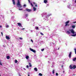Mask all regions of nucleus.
I'll return each instance as SVG.
<instances>
[{"mask_svg": "<svg viewBox=\"0 0 76 76\" xmlns=\"http://www.w3.org/2000/svg\"><path fill=\"white\" fill-rule=\"evenodd\" d=\"M17 24L20 27H22V24H21V23H17Z\"/></svg>", "mask_w": 76, "mask_h": 76, "instance_id": "6", "label": "nucleus"}, {"mask_svg": "<svg viewBox=\"0 0 76 76\" xmlns=\"http://www.w3.org/2000/svg\"><path fill=\"white\" fill-rule=\"evenodd\" d=\"M0 28H2V26H0Z\"/></svg>", "mask_w": 76, "mask_h": 76, "instance_id": "47", "label": "nucleus"}, {"mask_svg": "<svg viewBox=\"0 0 76 76\" xmlns=\"http://www.w3.org/2000/svg\"><path fill=\"white\" fill-rule=\"evenodd\" d=\"M39 76H42V74H41V73H39Z\"/></svg>", "mask_w": 76, "mask_h": 76, "instance_id": "20", "label": "nucleus"}, {"mask_svg": "<svg viewBox=\"0 0 76 76\" xmlns=\"http://www.w3.org/2000/svg\"><path fill=\"white\" fill-rule=\"evenodd\" d=\"M62 67H63V66L62 65Z\"/></svg>", "mask_w": 76, "mask_h": 76, "instance_id": "50", "label": "nucleus"}, {"mask_svg": "<svg viewBox=\"0 0 76 76\" xmlns=\"http://www.w3.org/2000/svg\"><path fill=\"white\" fill-rule=\"evenodd\" d=\"M0 76H1V75H0Z\"/></svg>", "mask_w": 76, "mask_h": 76, "instance_id": "53", "label": "nucleus"}, {"mask_svg": "<svg viewBox=\"0 0 76 76\" xmlns=\"http://www.w3.org/2000/svg\"><path fill=\"white\" fill-rule=\"evenodd\" d=\"M36 9H36V8H35V7H33V10H34V11H36Z\"/></svg>", "mask_w": 76, "mask_h": 76, "instance_id": "14", "label": "nucleus"}, {"mask_svg": "<svg viewBox=\"0 0 76 76\" xmlns=\"http://www.w3.org/2000/svg\"><path fill=\"white\" fill-rule=\"evenodd\" d=\"M40 34H41L42 35H44V34H43L42 33V32H41L40 33Z\"/></svg>", "mask_w": 76, "mask_h": 76, "instance_id": "27", "label": "nucleus"}, {"mask_svg": "<svg viewBox=\"0 0 76 76\" xmlns=\"http://www.w3.org/2000/svg\"><path fill=\"white\" fill-rule=\"evenodd\" d=\"M19 10H22V9H19Z\"/></svg>", "mask_w": 76, "mask_h": 76, "instance_id": "37", "label": "nucleus"}, {"mask_svg": "<svg viewBox=\"0 0 76 76\" xmlns=\"http://www.w3.org/2000/svg\"><path fill=\"white\" fill-rule=\"evenodd\" d=\"M19 76H21V75H19Z\"/></svg>", "mask_w": 76, "mask_h": 76, "instance_id": "51", "label": "nucleus"}, {"mask_svg": "<svg viewBox=\"0 0 76 76\" xmlns=\"http://www.w3.org/2000/svg\"><path fill=\"white\" fill-rule=\"evenodd\" d=\"M48 2V0H44V3H47Z\"/></svg>", "mask_w": 76, "mask_h": 76, "instance_id": "10", "label": "nucleus"}, {"mask_svg": "<svg viewBox=\"0 0 76 76\" xmlns=\"http://www.w3.org/2000/svg\"><path fill=\"white\" fill-rule=\"evenodd\" d=\"M24 29H25V28H23L21 29V30H23Z\"/></svg>", "mask_w": 76, "mask_h": 76, "instance_id": "42", "label": "nucleus"}, {"mask_svg": "<svg viewBox=\"0 0 76 76\" xmlns=\"http://www.w3.org/2000/svg\"><path fill=\"white\" fill-rule=\"evenodd\" d=\"M35 7H37V5L36 4L35 5Z\"/></svg>", "mask_w": 76, "mask_h": 76, "instance_id": "44", "label": "nucleus"}, {"mask_svg": "<svg viewBox=\"0 0 76 76\" xmlns=\"http://www.w3.org/2000/svg\"><path fill=\"white\" fill-rule=\"evenodd\" d=\"M26 59H28V58H29V56H26Z\"/></svg>", "mask_w": 76, "mask_h": 76, "instance_id": "18", "label": "nucleus"}, {"mask_svg": "<svg viewBox=\"0 0 76 76\" xmlns=\"http://www.w3.org/2000/svg\"><path fill=\"white\" fill-rule=\"evenodd\" d=\"M28 2H29V3H30V1L29 0L28 1Z\"/></svg>", "mask_w": 76, "mask_h": 76, "instance_id": "48", "label": "nucleus"}, {"mask_svg": "<svg viewBox=\"0 0 76 76\" xmlns=\"http://www.w3.org/2000/svg\"><path fill=\"white\" fill-rule=\"evenodd\" d=\"M73 23H76V21L73 22Z\"/></svg>", "mask_w": 76, "mask_h": 76, "instance_id": "39", "label": "nucleus"}, {"mask_svg": "<svg viewBox=\"0 0 76 76\" xmlns=\"http://www.w3.org/2000/svg\"><path fill=\"white\" fill-rule=\"evenodd\" d=\"M58 50H59V48L58 49Z\"/></svg>", "mask_w": 76, "mask_h": 76, "instance_id": "52", "label": "nucleus"}, {"mask_svg": "<svg viewBox=\"0 0 76 76\" xmlns=\"http://www.w3.org/2000/svg\"><path fill=\"white\" fill-rule=\"evenodd\" d=\"M72 52H70L69 54V58H71V57H72Z\"/></svg>", "mask_w": 76, "mask_h": 76, "instance_id": "5", "label": "nucleus"}, {"mask_svg": "<svg viewBox=\"0 0 76 76\" xmlns=\"http://www.w3.org/2000/svg\"><path fill=\"white\" fill-rule=\"evenodd\" d=\"M26 67L27 68H29V66L28 65H27L26 66Z\"/></svg>", "mask_w": 76, "mask_h": 76, "instance_id": "33", "label": "nucleus"}, {"mask_svg": "<svg viewBox=\"0 0 76 76\" xmlns=\"http://www.w3.org/2000/svg\"><path fill=\"white\" fill-rule=\"evenodd\" d=\"M54 69L53 70L52 72H53V74H54Z\"/></svg>", "mask_w": 76, "mask_h": 76, "instance_id": "22", "label": "nucleus"}, {"mask_svg": "<svg viewBox=\"0 0 76 76\" xmlns=\"http://www.w3.org/2000/svg\"><path fill=\"white\" fill-rule=\"evenodd\" d=\"M44 50V49H41V51H43Z\"/></svg>", "mask_w": 76, "mask_h": 76, "instance_id": "30", "label": "nucleus"}, {"mask_svg": "<svg viewBox=\"0 0 76 76\" xmlns=\"http://www.w3.org/2000/svg\"><path fill=\"white\" fill-rule=\"evenodd\" d=\"M31 4L32 7H33V6H34V5H33V4H32V3H31Z\"/></svg>", "mask_w": 76, "mask_h": 76, "instance_id": "31", "label": "nucleus"}, {"mask_svg": "<svg viewBox=\"0 0 76 76\" xmlns=\"http://www.w3.org/2000/svg\"><path fill=\"white\" fill-rule=\"evenodd\" d=\"M0 65H1V66H2L3 65L1 61H0Z\"/></svg>", "mask_w": 76, "mask_h": 76, "instance_id": "26", "label": "nucleus"}, {"mask_svg": "<svg viewBox=\"0 0 76 76\" xmlns=\"http://www.w3.org/2000/svg\"><path fill=\"white\" fill-rule=\"evenodd\" d=\"M7 58L9 60L10 58V56H7Z\"/></svg>", "mask_w": 76, "mask_h": 76, "instance_id": "15", "label": "nucleus"}, {"mask_svg": "<svg viewBox=\"0 0 76 76\" xmlns=\"http://www.w3.org/2000/svg\"><path fill=\"white\" fill-rule=\"evenodd\" d=\"M75 2L76 3V0H75Z\"/></svg>", "mask_w": 76, "mask_h": 76, "instance_id": "46", "label": "nucleus"}, {"mask_svg": "<svg viewBox=\"0 0 76 76\" xmlns=\"http://www.w3.org/2000/svg\"><path fill=\"white\" fill-rule=\"evenodd\" d=\"M31 42H33V40H32V39L31 40Z\"/></svg>", "mask_w": 76, "mask_h": 76, "instance_id": "43", "label": "nucleus"}, {"mask_svg": "<svg viewBox=\"0 0 76 76\" xmlns=\"http://www.w3.org/2000/svg\"><path fill=\"white\" fill-rule=\"evenodd\" d=\"M15 63H18V61H17V60H16L15 61Z\"/></svg>", "mask_w": 76, "mask_h": 76, "instance_id": "23", "label": "nucleus"}, {"mask_svg": "<svg viewBox=\"0 0 76 76\" xmlns=\"http://www.w3.org/2000/svg\"><path fill=\"white\" fill-rule=\"evenodd\" d=\"M56 76H58V73H56Z\"/></svg>", "mask_w": 76, "mask_h": 76, "instance_id": "35", "label": "nucleus"}, {"mask_svg": "<svg viewBox=\"0 0 76 76\" xmlns=\"http://www.w3.org/2000/svg\"><path fill=\"white\" fill-rule=\"evenodd\" d=\"M36 29H38V27H37L36 28Z\"/></svg>", "mask_w": 76, "mask_h": 76, "instance_id": "34", "label": "nucleus"}, {"mask_svg": "<svg viewBox=\"0 0 76 76\" xmlns=\"http://www.w3.org/2000/svg\"><path fill=\"white\" fill-rule=\"evenodd\" d=\"M12 2L13 4H14V5H15V0H12Z\"/></svg>", "mask_w": 76, "mask_h": 76, "instance_id": "11", "label": "nucleus"}, {"mask_svg": "<svg viewBox=\"0 0 76 76\" xmlns=\"http://www.w3.org/2000/svg\"><path fill=\"white\" fill-rule=\"evenodd\" d=\"M29 67H32V65H31V64L29 62Z\"/></svg>", "mask_w": 76, "mask_h": 76, "instance_id": "12", "label": "nucleus"}, {"mask_svg": "<svg viewBox=\"0 0 76 76\" xmlns=\"http://www.w3.org/2000/svg\"><path fill=\"white\" fill-rule=\"evenodd\" d=\"M69 23V21H68L65 22L66 24Z\"/></svg>", "mask_w": 76, "mask_h": 76, "instance_id": "19", "label": "nucleus"}, {"mask_svg": "<svg viewBox=\"0 0 76 76\" xmlns=\"http://www.w3.org/2000/svg\"><path fill=\"white\" fill-rule=\"evenodd\" d=\"M69 31H71V32L73 34H74L75 33V31H74L73 29H69Z\"/></svg>", "mask_w": 76, "mask_h": 76, "instance_id": "3", "label": "nucleus"}, {"mask_svg": "<svg viewBox=\"0 0 76 76\" xmlns=\"http://www.w3.org/2000/svg\"><path fill=\"white\" fill-rule=\"evenodd\" d=\"M70 25L69 24H66L65 26H69Z\"/></svg>", "mask_w": 76, "mask_h": 76, "instance_id": "21", "label": "nucleus"}, {"mask_svg": "<svg viewBox=\"0 0 76 76\" xmlns=\"http://www.w3.org/2000/svg\"><path fill=\"white\" fill-rule=\"evenodd\" d=\"M23 6H24V7H26V5H25V4L24 5H23Z\"/></svg>", "mask_w": 76, "mask_h": 76, "instance_id": "41", "label": "nucleus"}, {"mask_svg": "<svg viewBox=\"0 0 76 76\" xmlns=\"http://www.w3.org/2000/svg\"><path fill=\"white\" fill-rule=\"evenodd\" d=\"M74 50H75V54H76V48L74 49Z\"/></svg>", "mask_w": 76, "mask_h": 76, "instance_id": "24", "label": "nucleus"}, {"mask_svg": "<svg viewBox=\"0 0 76 76\" xmlns=\"http://www.w3.org/2000/svg\"><path fill=\"white\" fill-rule=\"evenodd\" d=\"M67 33L68 34H71L70 31H67Z\"/></svg>", "mask_w": 76, "mask_h": 76, "instance_id": "16", "label": "nucleus"}, {"mask_svg": "<svg viewBox=\"0 0 76 76\" xmlns=\"http://www.w3.org/2000/svg\"><path fill=\"white\" fill-rule=\"evenodd\" d=\"M33 4H36V3H35V2H33Z\"/></svg>", "mask_w": 76, "mask_h": 76, "instance_id": "36", "label": "nucleus"}, {"mask_svg": "<svg viewBox=\"0 0 76 76\" xmlns=\"http://www.w3.org/2000/svg\"><path fill=\"white\" fill-rule=\"evenodd\" d=\"M51 14H48V17H49V16H51Z\"/></svg>", "mask_w": 76, "mask_h": 76, "instance_id": "28", "label": "nucleus"}, {"mask_svg": "<svg viewBox=\"0 0 76 76\" xmlns=\"http://www.w3.org/2000/svg\"><path fill=\"white\" fill-rule=\"evenodd\" d=\"M6 28H9V25L6 26Z\"/></svg>", "mask_w": 76, "mask_h": 76, "instance_id": "32", "label": "nucleus"}, {"mask_svg": "<svg viewBox=\"0 0 76 76\" xmlns=\"http://www.w3.org/2000/svg\"><path fill=\"white\" fill-rule=\"evenodd\" d=\"M19 39H21V40H22V39H23V38H22V37H20Z\"/></svg>", "mask_w": 76, "mask_h": 76, "instance_id": "25", "label": "nucleus"}, {"mask_svg": "<svg viewBox=\"0 0 76 76\" xmlns=\"http://www.w3.org/2000/svg\"><path fill=\"white\" fill-rule=\"evenodd\" d=\"M30 51H32V52H33V53H36V51L35 50L31 48H30Z\"/></svg>", "mask_w": 76, "mask_h": 76, "instance_id": "4", "label": "nucleus"}, {"mask_svg": "<svg viewBox=\"0 0 76 76\" xmlns=\"http://www.w3.org/2000/svg\"><path fill=\"white\" fill-rule=\"evenodd\" d=\"M76 66L75 65H74L73 66H72V65H70L69 66V68L70 69H76Z\"/></svg>", "mask_w": 76, "mask_h": 76, "instance_id": "2", "label": "nucleus"}, {"mask_svg": "<svg viewBox=\"0 0 76 76\" xmlns=\"http://www.w3.org/2000/svg\"><path fill=\"white\" fill-rule=\"evenodd\" d=\"M17 6L18 8H21L22 7V6L21 5V4H20V1L19 0H18V2L17 4Z\"/></svg>", "mask_w": 76, "mask_h": 76, "instance_id": "1", "label": "nucleus"}, {"mask_svg": "<svg viewBox=\"0 0 76 76\" xmlns=\"http://www.w3.org/2000/svg\"><path fill=\"white\" fill-rule=\"evenodd\" d=\"M26 10L27 11V12H30L31 11V10L28 9V8H27L26 9Z\"/></svg>", "mask_w": 76, "mask_h": 76, "instance_id": "7", "label": "nucleus"}, {"mask_svg": "<svg viewBox=\"0 0 76 76\" xmlns=\"http://www.w3.org/2000/svg\"><path fill=\"white\" fill-rule=\"evenodd\" d=\"M26 17H28V15L27 14H26Z\"/></svg>", "mask_w": 76, "mask_h": 76, "instance_id": "38", "label": "nucleus"}, {"mask_svg": "<svg viewBox=\"0 0 76 76\" xmlns=\"http://www.w3.org/2000/svg\"><path fill=\"white\" fill-rule=\"evenodd\" d=\"M6 38L7 39H8V40L10 39V37H9L7 36H6Z\"/></svg>", "mask_w": 76, "mask_h": 76, "instance_id": "8", "label": "nucleus"}, {"mask_svg": "<svg viewBox=\"0 0 76 76\" xmlns=\"http://www.w3.org/2000/svg\"><path fill=\"white\" fill-rule=\"evenodd\" d=\"M30 76V75L29 74V73H28V76Z\"/></svg>", "mask_w": 76, "mask_h": 76, "instance_id": "40", "label": "nucleus"}, {"mask_svg": "<svg viewBox=\"0 0 76 76\" xmlns=\"http://www.w3.org/2000/svg\"><path fill=\"white\" fill-rule=\"evenodd\" d=\"M76 57L75 58L73 59V61H76Z\"/></svg>", "mask_w": 76, "mask_h": 76, "instance_id": "17", "label": "nucleus"}, {"mask_svg": "<svg viewBox=\"0 0 76 76\" xmlns=\"http://www.w3.org/2000/svg\"><path fill=\"white\" fill-rule=\"evenodd\" d=\"M1 34L2 36H3V33L2 32H1Z\"/></svg>", "mask_w": 76, "mask_h": 76, "instance_id": "45", "label": "nucleus"}, {"mask_svg": "<svg viewBox=\"0 0 76 76\" xmlns=\"http://www.w3.org/2000/svg\"><path fill=\"white\" fill-rule=\"evenodd\" d=\"M75 27H76V26L75 25H73L72 26V28H73V29H75Z\"/></svg>", "mask_w": 76, "mask_h": 76, "instance_id": "9", "label": "nucleus"}, {"mask_svg": "<svg viewBox=\"0 0 76 76\" xmlns=\"http://www.w3.org/2000/svg\"><path fill=\"white\" fill-rule=\"evenodd\" d=\"M28 0V1H29V0Z\"/></svg>", "mask_w": 76, "mask_h": 76, "instance_id": "54", "label": "nucleus"}, {"mask_svg": "<svg viewBox=\"0 0 76 76\" xmlns=\"http://www.w3.org/2000/svg\"><path fill=\"white\" fill-rule=\"evenodd\" d=\"M72 36H73V37H75V36H76V34L72 35Z\"/></svg>", "mask_w": 76, "mask_h": 76, "instance_id": "29", "label": "nucleus"}, {"mask_svg": "<svg viewBox=\"0 0 76 76\" xmlns=\"http://www.w3.org/2000/svg\"><path fill=\"white\" fill-rule=\"evenodd\" d=\"M63 72L64 73V71H63Z\"/></svg>", "mask_w": 76, "mask_h": 76, "instance_id": "49", "label": "nucleus"}, {"mask_svg": "<svg viewBox=\"0 0 76 76\" xmlns=\"http://www.w3.org/2000/svg\"><path fill=\"white\" fill-rule=\"evenodd\" d=\"M34 70L36 71V72H37L38 71V69L37 68H35L34 69Z\"/></svg>", "mask_w": 76, "mask_h": 76, "instance_id": "13", "label": "nucleus"}]
</instances>
